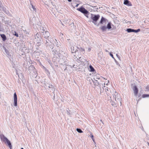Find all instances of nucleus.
Returning a JSON list of instances; mask_svg holds the SVG:
<instances>
[{"instance_id":"nucleus-5","label":"nucleus","mask_w":149,"mask_h":149,"mask_svg":"<svg viewBox=\"0 0 149 149\" xmlns=\"http://www.w3.org/2000/svg\"><path fill=\"white\" fill-rule=\"evenodd\" d=\"M103 88V89L105 90V91L107 95V98H109V96H110V94L111 93V91L110 89L108 88V87L105 86H104V87Z\"/></svg>"},{"instance_id":"nucleus-10","label":"nucleus","mask_w":149,"mask_h":149,"mask_svg":"<svg viewBox=\"0 0 149 149\" xmlns=\"http://www.w3.org/2000/svg\"><path fill=\"white\" fill-rule=\"evenodd\" d=\"M14 105L16 107L17 106V98L16 93H15L14 94Z\"/></svg>"},{"instance_id":"nucleus-26","label":"nucleus","mask_w":149,"mask_h":149,"mask_svg":"<svg viewBox=\"0 0 149 149\" xmlns=\"http://www.w3.org/2000/svg\"><path fill=\"white\" fill-rule=\"evenodd\" d=\"M30 3L31 6V7L32 8H33V10H32L31 9V11H36V9L34 7V6L32 4V3H31V1L30 2Z\"/></svg>"},{"instance_id":"nucleus-12","label":"nucleus","mask_w":149,"mask_h":149,"mask_svg":"<svg viewBox=\"0 0 149 149\" xmlns=\"http://www.w3.org/2000/svg\"><path fill=\"white\" fill-rule=\"evenodd\" d=\"M0 137L2 141L5 143H6V141L8 140V139L5 137L3 134H1L0 135Z\"/></svg>"},{"instance_id":"nucleus-21","label":"nucleus","mask_w":149,"mask_h":149,"mask_svg":"<svg viewBox=\"0 0 149 149\" xmlns=\"http://www.w3.org/2000/svg\"><path fill=\"white\" fill-rule=\"evenodd\" d=\"M92 80L93 81V83L94 85L95 86H98L99 84V83L97 81V80H95V81H94L93 79H92Z\"/></svg>"},{"instance_id":"nucleus-52","label":"nucleus","mask_w":149,"mask_h":149,"mask_svg":"<svg viewBox=\"0 0 149 149\" xmlns=\"http://www.w3.org/2000/svg\"><path fill=\"white\" fill-rule=\"evenodd\" d=\"M52 91V89L51 88V90L50 91L51 92Z\"/></svg>"},{"instance_id":"nucleus-57","label":"nucleus","mask_w":149,"mask_h":149,"mask_svg":"<svg viewBox=\"0 0 149 149\" xmlns=\"http://www.w3.org/2000/svg\"><path fill=\"white\" fill-rule=\"evenodd\" d=\"M108 82L109 83V80H108Z\"/></svg>"},{"instance_id":"nucleus-46","label":"nucleus","mask_w":149,"mask_h":149,"mask_svg":"<svg viewBox=\"0 0 149 149\" xmlns=\"http://www.w3.org/2000/svg\"><path fill=\"white\" fill-rule=\"evenodd\" d=\"M92 139V140H93V141L94 142H95V140L94 139H93H93Z\"/></svg>"},{"instance_id":"nucleus-48","label":"nucleus","mask_w":149,"mask_h":149,"mask_svg":"<svg viewBox=\"0 0 149 149\" xmlns=\"http://www.w3.org/2000/svg\"><path fill=\"white\" fill-rule=\"evenodd\" d=\"M100 121L103 124V123L102 122V120H100Z\"/></svg>"},{"instance_id":"nucleus-22","label":"nucleus","mask_w":149,"mask_h":149,"mask_svg":"<svg viewBox=\"0 0 149 149\" xmlns=\"http://www.w3.org/2000/svg\"><path fill=\"white\" fill-rule=\"evenodd\" d=\"M71 52L73 53H76V52L77 51V49H76L75 50H74V47L73 46L71 47Z\"/></svg>"},{"instance_id":"nucleus-32","label":"nucleus","mask_w":149,"mask_h":149,"mask_svg":"<svg viewBox=\"0 0 149 149\" xmlns=\"http://www.w3.org/2000/svg\"><path fill=\"white\" fill-rule=\"evenodd\" d=\"M149 97V95L148 94H143V95L142 97L144 98L147 97Z\"/></svg>"},{"instance_id":"nucleus-29","label":"nucleus","mask_w":149,"mask_h":149,"mask_svg":"<svg viewBox=\"0 0 149 149\" xmlns=\"http://www.w3.org/2000/svg\"><path fill=\"white\" fill-rule=\"evenodd\" d=\"M41 29V32L42 33V34L44 33L46 31H45V29H44L43 27H42V29Z\"/></svg>"},{"instance_id":"nucleus-54","label":"nucleus","mask_w":149,"mask_h":149,"mask_svg":"<svg viewBox=\"0 0 149 149\" xmlns=\"http://www.w3.org/2000/svg\"><path fill=\"white\" fill-rule=\"evenodd\" d=\"M81 58V57H79V59H80Z\"/></svg>"},{"instance_id":"nucleus-42","label":"nucleus","mask_w":149,"mask_h":149,"mask_svg":"<svg viewBox=\"0 0 149 149\" xmlns=\"http://www.w3.org/2000/svg\"><path fill=\"white\" fill-rule=\"evenodd\" d=\"M56 45L57 47H59L60 45L59 44H56Z\"/></svg>"},{"instance_id":"nucleus-30","label":"nucleus","mask_w":149,"mask_h":149,"mask_svg":"<svg viewBox=\"0 0 149 149\" xmlns=\"http://www.w3.org/2000/svg\"><path fill=\"white\" fill-rule=\"evenodd\" d=\"M133 32L137 33L139 32L140 31V29H138L137 30L133 29Z\"/></svg>"},{"instance_id":"nucleus-53","label":"nucleus","mask_w":149,"mask_h":149,"mask_svg":"<svg viewBox=\"0 0 149 149\" xmlns=\"http://www.w3.org/2000/svg\"><path fill=\"white\" fill-rule=\"evenodd\" d=\"M21 149H24V148H21Z\"/></svg>"},{"instance_id":"nucleus-9","label":"nucleus","mask_w":149,"mask_h":149,"mask_svg":"<svg viewBox=\"0 0 149 149\" xmlns=\"http://www.w3.org/2000/svg\"><path fill=\"white\" fill-rule=\"evenodd\" d=\"M109 98H107L108 102H110L111 103V105L113 106L116 107L117 106L116 103L112 101L111 97L110 96H109Z\"/></svg>"},{"instance_id":"nucleus-23","label":"nucleus","mask_w":149,"mask_h":149,"mask_svg":"<svg viewBox=\"0 0 149 149\" xmlns=\"http://www.w3.org/2000/svg\"><path fill=\"white\" fill-rule=\"evenodd\" d=\"M133 29L130 28L127 29L126 31L128 33L133 32Z\"/></svg>"},{"instance_id":"nucleus-44","label":"nucleus","mask_w":149,"mask_h":149,"mask_svg":"<svg viewBox=\"0 0 149 149\" xmlns=\"http://www.w3.org/2000/svg\"><path fill=\"white\" fill-rule=\"evenodd\" d=\"M79 4H77L76 5V6H76V7H77L78 6H79Z\"/></svg>"},{"instance_id":"nucleus-51","label":"nucleus","mask_w":149,"mask_h":149,"mask_svg":"<svg viewBox=\"0 0 149 149\" xmlns=\"http://www.w3.org/2000/svg\"><path fill=\"white\" fill-rule=\"evenodd\" d=\"M45 85L46 86V87L47 88V85L45 84Z\"/></svg>"},{"instance_id":"nucleus-1","label":"nucleus","mask_w":149,"mask_h":149,"mask_svg":"<svg viewBox=\"0 0 149 149\" xmlns=\"http://www.w3.org/2000/svg\"><path fill=\"white\" fill-rule=\"evenodd\" d=\"M91 14V18L92 20V22L95 25L98 26L100 24H103L104 23L106 24V21L107 20L104 17H102L100 22L97 24V22L100 17V15H94L92 14Z\"/></svg>"},{"instance_id":"nucleus-8","label":"nucleus","mask_w":149,"mask_h":149,"mask_svg":"<svg viewBox=\"0 0 149 149\" xmlns=\"http://www.w3.org/2000/svg\"><path fill=\"white\" fill-rule=\"evenodd\" d=\"M50 10L52 11L53 13H54L56 10V7L55 5H53L52 2H51V4H49Z\"/></svg>"},{"instance_id":"nucleus-38","label":"nucleus","mask_w":149,"mask_h":149,"mask_svg":"<svg viewBox=\"0 0 149 149\" xmlns=\"http://www.w3.org/2000/svg\"><path fill=\"white\" fill-rule=\"evenodd\" d=\"M92 7L93 8H95L96 9V10H97L98 9V8H97L96 6H92Z\"/></svg>"},{"instance_id":"nucleus-39","label":"nucleus","mask_w":149,"mask_h":149,"mask_svg":"<svg viewBox=\"0 0 149 149\" xmlns=\"http://www.w3.org/2000/svg\"><path fill=\"white\" fill-rule=\"evenodd\" d=\"M90 137L92 139H93V134H91L90 136Z\"/></svg>"},{"instance_id":"nucleus-16","label":"nucleus","mask_w":149,"mask_h":149,"mask_svg":"<svg viewBox=\"0 0 149 149\" xmlns=\"http://www.w3.org/2000/svg\"><path fill=\"white\" fill-rule=\"evenodd\" d=\"M52 38H51L50 37H49L47 38H45L44 39H43L44 40V43L45 42H51Z\"/></svg>"},{"instance_id":"nucleus-56","label":"nucleus","mask_w":149,"mask_h":149,"mask_svg":"<svg viewBox=\"0 0 149 149\" xmlns=\"http://www.w3.org/2000/svg\"><path fill=\"white\" fill-rule=\"evenodd\" d=\"M89 49V50H90L91 49Z\"/></svg>"},{"instance_id":"nucleus-31","label":"nucleus","mask_w":149,"mask_h":149,"mask_svg":"<svg viewBox=\"0 0 149 149\" xmlns=\"http://www.w3.org/2000/svg\"><path fill=\"white\" fill-rule=\"evenodd\" d=\"M3 30L4 29L3 26H1L0 24V32L3 31Z\"/></svg>"},{"instance_id":"nucleus-18","label":"nucleus","mask_w":149,"mask_h":149,"mask_svg":"<svg viewBox=\"0 0 149 149\" xmlns=\"http://www.w3.org/2000/svg\"><path fill=\"white\" fill-rule=\"evenodd\" d=\"M0 36L3 41H5L6 40V38L5 35L4 34H1Z\"/></svg>"},{"instance_id":"nucleus-36","label":"nucleus","mask_w":149,"mask_h":149,"mask_svg":"<svg viewBox=\"0 0 149 149\" xmlns=\"http://www.w3.org/2000/svg\"><path fill=\"white\" fill-rule=\"evenodd\" d=\"M77 47L78 49H80L81 50V51L82 52L84 51V49L81 48V47L80 48L79 47Z\"/></svg>"},{"instance_id":"nucleus-4","label":"nucleus","mask_w":149,"mask_h":149,"mask_svg":"<svg viewBox=\"0 0 149 149\" xmlns=\"http://www.w3.org/2000/svg\"><path fill=\"white\" fill-rule=\"evenodd\" d=\"M111 22H109L108 23L107 26L105 25L102 26L100 27V29L103 31H106L107 29L109 30L111 28Z\"/></svg>"},{"instance_id":"nucleus-13","label":"nucleus","mask_w":149,"mask_h":149,"mask_svg":"<svg viewBox=\"0 0 149 149\" xmlns=\"http://www.w3.org/2000/svg\"><path fill=\"white\" fill-rule=\"evenodd\" d=\"M133 90L134 91V94L135 96H137L138 93V90L136 86H135L133 88Z\"/></svg>"},{"instance_id":"nucleus-35","label":"nucleus","mask_w":149,"mask_h":149,"mask_svg":"<svg viewBox=\"0 0 149 149\" xmlns=\"http://www.w3.org/2000/svg\"><path fill=\"white\" fill-rule=\"evenodd\" d=\"M71 26L72 27L71 29H74V23H73L72 22L71 24Z\"/></svg>"},{"instance_id":"nucleus-15","label":"nucleus","mask_w":149,"mask_h":149,"mask_svg":"<svg viewBox=\"0 0 149 149\" xmlns=\"http://www.w3.org/2000/svg\"><path fill=\"white\" fill-rule=\"evenodd\" d=\"M124 4L128 6H132L131 3L128 0H124Z\"/></svg>"},{"instance_id":"nucleus-49","label":"nucleus","mask_w":149,"mask_h":149,"mask_svg":"<svg viewBox=\"0 0 149 149\" xmlns=\"http://www.w3.org/2000/svg\"><path fill=\"white\" fill-rule=\"evenodd\" d=\"M105 51L106 52H108V51L107 50H105Z\"/></svg>"},{"instance_id":"nucleus-40","label":"nucleus","mask_w":149,"mask_h":149,"mask_svg":"<svg viewBox=\"0 0 149 149\" xmlns=\"http://www.w3.org/2000/svg\"><path fill=\"white\" fill-rule=\"evenodd\" d=\"M68 110H69V109H67V114L69 115L70 114V113L68 111Z\"/></svg>"},{"instance_id":"nucleus-47","label":"nucleus","mask_w":149,"mask_h":149,"mask_svg":"<svg viewBox=\"0 0 149 149\" xmlns=\"http://www.w3.org/2000/svg\"><path fill=\"white\" fill-rule=\"evenodd\" d=\"M69 2H71L72 1V0H67Z\"/></svg>"},{"instance_id":"nucleus-55","label":"nucleus","mask_w":149,"mask_h":149,"mask_svg":"<svg viewBox=\"0 0 149 149\" xmlns=\"http://www.w3.org/2000/svg\"><path fill=\"white\" fill-rule=\"evenodd\" d=\"M89 49V50H90L91 49Z\"/></svg>"},{"instance_id":"nucleus-20","label":"nucleus","mask_w":149,"mask_h":149,"mask_svg":"<svg viewBox=\"0 0 149 149\" xmlns=\"http://www.w3.org/2000/svg\"><path fill=\"white\" fill-rule=\"evenodd\" d=\"M100 76H94L93 79L95 80H97V79H100Z\"/></svg>"},{"instance_id":"nucleus-41","label":"nucleus","mask_w":149,"mask_h":149,"mask_svg":"<svg viewBox=\"0 0 149 149\" xmlns=\"http://www.w3.org/2000/svg\"><path fill=\"white\" fill-rule=\"evenodd\" d=\"M110 56L113 58H114V57H113V55L111 53H110Z\"/></svg>"},{"instance_id":"nucleus-11","label":"nucleus","mask_w":149,"mask_h":149,"mask_svg":"<svg viewBox=\"0 0 149 149\" xmlns=\"http://www.w3.org/2000/svg\"><path fill=\"white\" fill-rule=\"evenodd\" d=\"M42 36L44 37V39L49 38L50 36V33L48 31H46L44 33L42 34Z\"/></svg>"},{"instance_id":"nucleus-2","label":"nucleus","mask_w":149,"mask_h":149,"mask_svg":"<svg viewBox=\"0 0 149 149\" xmlns=\"http://www.w3.org/2000/svg\"><path fill=\"white\" fill-rule=\"evenodd\" d=\"M113 96L115 100L117 102H120V105L122 104L121 99L120 95L116 91H115L113 94Z\"/></svg>"},{"instance_id":"nucleus-34","label":"nucleus","mask_w":149,"mask_h":149,"mask_svg":"<svg viewBox=\"0 0 149 149\" xmlns=\"http://www.w3.org/2000/svg\"><path fill=\"white\" fill-rule=\"evenodd\" d=\"M5 22V24H7V25H10V22L9 21H6V22Z\"/></svg>"},{"instance_id":"nucleus-25","label":"nucleus","mask_w":149,"mask_h":149,"mask_svg":"<svg viewBox=\"0 0 149 149\" xmlns=\"http://www.w3.org/2000/svg\"><path fill=\"white\" fill-rule=\"evenodd\" d=\"M52 51L53 54L55 55V54H58V52L56 50H55V49L52 50Z\"/></svg>"},{"instance_id":"nucleus-28","label":"nucleus","mask_w":149,"mask_h":149,"mask_svg":"<svg viewBox=\"0 0 149 149\" xmlns=\"http://www.w3.org/2000/svg\"><path fill=\"white\" fill-rule=\"evenodd\" d=\"M76 130L79 133H81L83 132L82 131V130L80 129L77 128Z\"/></svg>"},{"instance_id":"nucleus-17","label":"nucleus","mask_w":149,"mask_h":149,"mask_svg":"<svg viewBox=\"0 0 149 149\" xmlns=\"http://www.w3.org/2000/svg\"><path fill=\"white\" fill-rule=\"evenodd\" d=\"M6 143H7L8 144L10 149H11L12 147L11 144L10 143V142L8 139L6 141Z\"/></svg>"},{"instance_id":"nucleus-50","label":"nucleus","mask_w":149,"mask_h":149,"mask_svg":"<svg viewBox=\"0 0 149 149\" xmlns=\"http://www.w3.org/2000/svg\"><path fill=\"white\" fill-rule=\"evenodd\" d=\"M147 143H148V145L149 146V143L148 142H147Z\"/></svg>"},{"instance_id":"nucleus-7","label":"nucleus","mask_w":149,"mask_h":149,"mask_svg":"<svg viewBox=\"0 0 149 149\" xmlns=\"http://www.w3.org/2000/svg\"><path fill=\"white\" fill-rule=\"evenodd\" d=\"M35 39L38 42H39L41 40V36L40 34L39 33H37L35 36Z\"/></svg>"},{"instance_id":"nucleus-33","label":"nucleus","mask_w":149,"mask_h":149,"mask_svg":"<svg viewBox=\"0 0 149 149\" xmlns=\"http://www.w3.org/2000/svg\"><path fill=\"white\" fill-rule=\"evenodd\" d=\"M4 49L5 50V52H6V54L8 55L9 53L8 51L6 49V48L4 47Z\"/></svg>"},{"instance_id":"nucleus-45","label":"nucleus","mask_w":149,"mask_h":149,"mask_svg":"<svg viewBox=\"0 0 149 149\" xmlns=\"http://www.w3.org/2000/svg\"><path fill=\"white\" fill-rule=\"evenodd\" d=\"M100 90H101V88H100ZM102 93V92L101 91H100V94H101Z\"/></svg>"},{"instance_id":"nucleus-14","label":"nucleus","mask_w":149,"mask_h":149,"mask_svg":"<svg viewBox=\"0 0 149 149\" xmlns=\"http://www.w3.org/2000/svg\"><path fill=\"white\" fill-rule=\"evenodd\" d=\"M49 88H52V91H53V93L54 94V98H55V93H54V91H55V88L54 86L51 84H49V86L47 87Z\"/></svg>"},{"instance_id":"nucleus-6","label":"nucleus","mask_w":149,"mask_h":149,"mask_svg":"<svg viewBox=\"0 0 149 149\" xmlns=\"http://www.w3.org/2000/svg\"><path fill=\"white\" fill-rule=\"evenodd\" d=\"M44 43L45 44V46L48 49H53V45H52V42H49L47 43L45 42Z\"/></svg>"},{"instance_id":"nucleus-19","label":"nucleus","mask_w":149,"mask_h":149,"mask_svg":"<svg viewBox=\"0 0 149 149\" xmlns=\"http://www.w3.org/2000/svg\"><path fill=\"white\" fill-rule=\"evenodd\" d=\"M2 10L6 14H8L9 13V12L8 10H6V8L4 7H3Z\"/></svg>"},{"instance_id":"nucleus-37","label":"nucleus","mask_w":149,"mask_h":149,"mask_svg":"<svg viewBox=\"0 0 149 149\" xmlns=\"http://www.w3.org/2000/svg\"><path fill=\"white\" fill-rule=\"evenodd\" d=\"M146 91H149V86H146Z\"/></svg>"},{"instance_id":"nucleus-3","label":"nucleus","mask_w":149,"mask_h":149,"mask_svg":"<svg viewBox=\"0 0 149 149\" xmlns=\"http://www.w3.org/2000/svg\"><path fill=\"white\" fill-rule=\"evenodd\" d=\"M77 9L78 11L83 13L86 17L87 18L88 17V15L90 14V13L84 7H81L80 8H78Z\"/></svg>"},{"instance_id":"nucleus-24","label":"nucleus","mask_w":149,"mask_h":149,"mask_svg":"<svg viewBox=\"0 0 149 149\" xmlns=\"http://www.w3.org/2000/svg\"><path fill=\"white\" fill-rule=\"evenodd\" d=\"M89 68L90 69V71L91 72H94L95 70L93 67L91 65L89 66Z\"/></svg>"},{"instance_id":"nucleus-43","label":"nucleus","mask_w":149,"mask_h":149,"mask_svg":"<svg viewBox=\"0 0 149 149\" xmlns=\"http://www.w3.org/2000/svg\"><path fill=\"white\" fill-rule=\"evenodd\" d=\"M116 56H117V57L118 58H119V57H120V56H118V55L117 54H116Z\"/></svg>"},{"instance_id":"nucleus-27","label":"nucleus","mask_w":149,"mask_h":149,"mask_svg":"<svg viewBox=\"0 0 149 149\" xmlns=\"http://www.w3.org/2000/svg\"><path fill=\"white\" fill-rule=\"evenodd\" d=\"M12 33L13 35L17 37H18L19 36L18 34L15 31H13L12 32Z\"/></svg>"}]
</instances>
